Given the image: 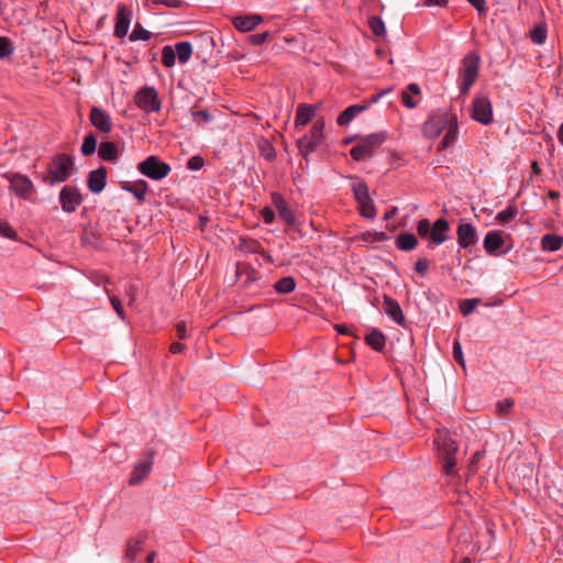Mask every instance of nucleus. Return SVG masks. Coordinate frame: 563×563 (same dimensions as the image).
Returning <instances> with one entry per match:
<instances>
[{"label":"nucleus","mask_w":563,"mask_h":563,"mask_svg":"<svg viewBox=\"0 0 563 563\" xmlns=\"http://www.w3.org/2000/svg\"><path fill=\"white\" fill-rule=\"evenodd\" d=\"M75 170L74 158L70 155L56 154L48 164L47 175L43 177V181L51 186L64 183Z\"/></svg>","instance_id":"f257e3e1"},{"label":"nucleus","mask_w":563,"mask_h":563,"mask_svg":"<svg viewBox=\"0 0 563 563\" xmlns=\"http://www.w3.org/2000/svg\"><path fill=\"white\" fill-rule=\"evenodd\" d=\"M439 456L443 464V471L446 475H453L456 473L455 465V453L457 451L456 442L448 434L440 433L435 440Z\"/></svg>","instance_id":"f03ea898"},{"label":"nucleus","mask_w":563,"mask_h":563,"mask_svg":"<svg viewBox=\"0 0 563 563\" xmlns=\"http://www.w3.org/2000/svg\"><path fill=\"white\" fill-rule=\"evenodd\" d=\"M385 133H373L366 136H357L356 145L353 146L350 151L351 156L355 161H364L374 155V152L377 147H379L385 141Z\"/></svg>","instance_id":"7ed1b4c3"},{"label":"nucleus","mask_w":563,"mask_h":563,"mask_svg":"<svg viewBox=\"0 0 563 563\" xmlns=\"http://www.w3.org/2000/svg\"><path fill=\"white\" fill-rule=\"evenodd\" d=\"M479 70V56L475 53L467 54L462 62V68L460 70L461 77V93H467L471 87L477 79Z\"/></svg>","instance_id":"20e7f679"},{"label":"nucleus","mask_w":563,"mask_h":563,"mask_svg":"<svg viewBox=\"0 0 563 563\" xmlns=\"http://www.w3.org/2000/svg\"><path fill=\"white\" fill-rule=\"evenodd\" d=\"M352 191L360 206L361 214L368 219H374L376 216V208L373 199L369 197L368 186L365 181L357 180L352 184Z\"/></svg>","instance_id":"39448f33"},{"label":"nucleus","mask_w":563,"mask_h":563,"mask_svg":"<svg viewBox=\"0 0 563 563\" xmlns=\"http://www.w3.org/2000/svg\"><path fill=\"white\" fill-rule=\"evenodd\" d=\"M323 130V120H317L311 128L310 134H306L298 139L297 146L305 158H307V156L322 142Z\"/></svg>","instance_id":"423d86ee"},{"label":"nucleus","mask_w":563,"mask_h":563,"mask_svg":"<svg viewBox=\"0 0 563 563\" xmlns=\"http://www.w3.org/2000/svg\"><path fill=\"white\" fill-rule=\"evenodd\" d=\"M137 169L151 179L161 180L168 175L170 166L157 156L151 155L139 164Z\"/></svg>","instance_id":"0eeeda50"},{"label":"nucleus","mask_w":563,"mask_h":563,"mask_svg":"<svg viewBox=\"0 0 563 563\" xmlns=\"http://www.w3.org/2000/svg\"><path fill=\"white\" fill-rule=\"evenodd\" d=\"M135 103L139 108L151 112L161 109V101L157 91L153 87H144L135 96Z\"/></svg>","instance_id":"6e6552de"},{"label":"nucleus","mask_w":563,"mask_h":563,"mask_svg":"<svg viewBox=\"0 0 563 563\" xmlns=\"http://www.w3.org/2000/svg\"><path fill=\"white\" fill-rule=\"evenodd\" d=\"M472 118L482 123L489 124L493 120V108L487 97H477L473 101Z\"/></svg>","instance_id":"1a4fd4ad"},{"label":"nucleus","mask_w":563,"mask_h":563,"mask_svg":"<svg viewBox=\"0 0 563 563\" xmlns=\"http://www.w3.org/2000/svg\"><path fill=\"white\" fill-rule=\"evenodd\" d=\"M59 201L65 212H74L82 202V196L78 188L65 186L59 192Z\"/></svg>","instance_id":"9d476101"},{"label":"nucleus","mask_w":563,"mask_h":563,"mask_svg":"<svg viewBox=\"0 0 563 563\" xmlns=\"http://www.w3.org/2000/svg\"><path fill=\"white\" fill-rule=\"evenodd\" d=\"M10 183L11 189L20 197L27 198L33 192V183L29 177L20 174H3Z\"/></svg>","instance_id":"9b49d317"},{"label":"nucleus","mask_w":563,"mask_h":563,"mask_svg":"<svg viewBox=\"0 0 563 563\" xmlns=\"http://www.w3.org/2000/svg\"><path fill=\"white\" fill-rule=\"evenodd\" d=\"M89 120L91 124L101 133L108 134L112 131L113 124L110 114L98 107L90 110Z\"/></svg>","instance_id":"f8f14e48"},{"label":"nucleus","mask_w":563,"mask_h":563,"mask_svg":"<svg viewBox=\"0 0 563 563\" xmlns=\"http://www.w3.org/2000/svg\"><path fill=\"white\" fill-rule=\"evenodd\" d=\"M132 11L123 3L118 5L114 35L119 38L124 37L128 34L131 23Z\"/></svg>","instance_id":"ddd939ff"},{"label":"nucleus","mask_w":563,"mask_h":563,"mask_svg":"<svg viewBox=\"0 0 563 563\" xmlns=\"http://www.w3.org/2000/svg\"><path fill=\"white\" fill-rule=\"evenodd\" d=\"M107 184V170L104 167H99L89 173L87 186L93 194H100Z\"/></svg>","instance_id":"4468645a"},{"label":"nucleus","mask_w":563,"mask_h":563,"mask_svg":"<svg viewBox=\"0 0 563 563\" xmlns=\"http://www.w3.org/2000/svg\"><path fill=\"white\" fill-rule=\"evenodd\" d=\"M448 120L444 115H431L423 125V133L427 137H437L446 126Z\"/></svg>","instance_id":"2eb2a0df"},{"label":"nucleus","mask_w":563,"mask_h":563,"mask_svg":"<svg viewBox=\"0 0 563 563\" xmlns=\"http://www.w3.org/2000/svg\"><path fill=\"white\" fill-rule=\"evenodd\" d=\"M456 233L459 244L464 249L476 244L478 240L476 229L470 223H461Z\"/></svg>","instance_id":"dca6fc26"},{"label":"nucleus","mask_w":563,"mask_h":563,"mask_svg":"<svg viewBox=\"0 0 563 563\" xmlns=\"http://www.w3.org/2000/svg\"><path fill=\"white\" fill-rule=\"evenodd\" d=\"M152 464L153 454L150 453L145 460L135 465L129 481L130 485H139L150 474Z\"/></svg>","instance_id":"f3484780"},{"label":"nucleus","mask_w":563,"mask_h":563,"mask_svg":"<svg viewBox=\"0 0 563 563\" xmlns=\"http://www.w3.org/2000/svg\"><path fill=\"white\" fill-rule=\"evenodd\" d=\"M450 224L444 218L438 219L430 231V241L433 244L440 245L446 241L445 233L449 231Z\"/></svg>","instance_id":"a211bd4d"},{"label":"nucleus","mask_w":563,"mask_h":563,"mask_svg":"<svg viewBox=\"0 0 563 563\" xmlns=\"http://www.w3.org/2000/svg\"><path fill=\"white\" fill-rule=\"evenodd\" d=\"M263 21L258 14L239 15L233 19V25L241 32L254 30Z\"/></svg>","instance_id":"6ab92c4d"},{"label":"nucleus","mask_w":563,"mask_h":563,"mask_svg":"<svg viewBox=\"0 0 563 563\" xmlns=\"http://www.w3.org/2000/svg\"><path fill=\"white\" fill-rule=\"evenodd\" d=\"M273 203L278 216L289 225L295 223V216L286 200L278 194H273Z\"/></svg>","instance_id":"aec40b11"},{"label":"nucleus","mask_w":563,"mask_h":563,"mask_svg":"<svg viewBox=\"0 0 563 563\" xmlns=\"http://www.w3.org/2000/svg\"><path fill=\"white\" fill-rule=\"evenodd\" d=\"M504 233L501 231H490L486 234L483 245L488 254H495L504 245Z\"/></svg>","instance_id":"412c9836"},{"label":"nucleus","mask_w":563,"mask_h":563,"mask_svg":"<svg viewBox=\"0 0 563 563\" xmlns=\"http://www.w3.org/2000/svg\"><path fill=\"white\" fill-rule=\"evenodd\" d=\"M384 310L396 323L402 325L405 323V317L399 303L390 297L385 296L384 298Z\"/></svg>","instance_id":"4be33fe9"},{"label":"nucleus","mask_w":563,"mask_h":563,"mask_svg":"<svg viewBox=\"0 0 563 563\" xmlns=\"http://www.w3.org/2000/svg\"><path fill=\"white\" fill-rule=\"evenodd\" d=\"M145 539V534H139L135 539H132L128 542L124 555V559L128 563L135 562L137 554L143 550Z\"/></svg>","instance_id":"5701e85b"},{"label":"nucleus","mask_w":563,"mask_h":563,"mask_svg":"<svg viewBox=\"0 0 563 563\" xmlns=\"http://www.w3.org/2000/svg\"><path fill=\"white\" fill-rule=\"evenodd\" d=\"M98 154L102 161L115 162L118 159L119 150L117 144L113 142H101Z\"/></svg>","instance_id":"b1692460"},{"label":"nucleus","mask_w":563,"mask_h":563,"mask_svg":"<svg viewBox=\"0 0 563 563\" xmlns=\"http://www.w3.org/2000/svg\"><path fill=\"white\" fill-rule=\"evenodd\" d=\"M314 114V108L312 106L301 103L297 108V113L295 118V126H303L306 125Z\"/></svg>","instance_id":"393cba45"},{"label":"nucleus","mask_w":563,"mask_h":563,"mask_svg":"<svg viewBox=\"0 0 563 563\" xmlns=\"http://www.w3.org/2000/svg\"><path fill=\"white\" fill-rule=\"evenodd\" d=\"M367 109V106L364 104H353L347 107L341 114L338 117L336 122L339 125H346L350 123L358 113L363 112Z\"/></svg>","instance_id":"a878e982"},{"label":"nucleus","mask_w":563,"mask_h":563,"mask_svg":"<svg viewBox=\"0 0 563 563\" xmlns=\"http://www.w3.org/2000/svg\"><path fill=\"white\" fill-rule=\"evenodd\" d=\"M563 246V236L558 234H545L541 238V247L543 251L555 252Z\"/></svg>","instance_id":"bb28decb"},{"label":"nucleus","mask_w":563,"mask_h":563,"mask_svg":"<svg viewBox=\"0 0 563 563\" xmlns=\"http://www.w3.org/2000/svg\"><path fill=\"white\" fill-rule=\"evenodd\" d=\"M420 87L417 84H410L407 89L401 92V101L407 108L413 109L418 104V101L413 100V96H420Z\"/></svg>","instance_id":"cd10ccee"},{"label":"nucleus","mask_w":563,"mask_h":563,"mask_svg":"<svg viewBox=\"0 0 563 563\" xmlns=\"http://www.w3.org/2000/svg\"><path fill=\"white\" fill-rule=\"evenodd\" d=\"M366 343L376 351H383L386 342L384 333L377 329H372L365 336Z\"/></svg>","instance_id":"c85d7f7f"},{"label":"nucleus","mask_w":563,"mask_h":563,"mask_svg":"<svg viewBox=\"0 0 563 563\" xmlns=\"http://www.w3.org/2000/svg\"><path fill=\"white\" fill-rule=\"evenodd\" d=\"M396 244L401 251H411L417 246L418 240L412 233H401L398 235Z\"/></svg>","instance_id":"c756f323"},{"label":"nucleus","mask_w":563,"mask_h":563,"mask_svg":"<svg viewBox=\"0 0 563 563\" xmlns=\"http://www.w3.org/2000/svg\"><path fill=\"white\" fill-rule=\"evenodd\" d=\"M174 48L180 64H186L190 59L192 46L189 42H178Z\"/></svg>","instance_id":"7c9ffc66"},{"label":"nucleus","mask_w":563,"mask_h":563,"mask_svg":"<svg viewBox=\"0 0 563 563\" xmlns=\"http://www.w3.org/2000/svg\"><path fill=\"white\" fill-rule=\"evenodd\" d=\"M125 190L132 192L137 200L144 201L147 191V183L145 180H137L133 184L123 187Z\"/></svg>","instance_id":"2f4dec72"},{"label":"nucleus","mask_w":563,"mask_h":563,"mask_svg":"<svg viewBox=\"0 0 563 563\" xmlns=\"http://www.w3.org/2000/svg\"><path fill=\"white\" fill-rule=\"evenodd\" d=\"M295 279L290 276L279 279L274 286L275 290L279 294H289L295 289Z\"/></svg>","instance_id":"473e14b6"},{"label":"nucleus","mask_w":563,"mask_h":563,"mask_svg":"<svg viewBox=\"0 0 563 563\" xmlns=\"http://www.w3.org/2000/svg\"><path fill=\"white\" fill-rule=\"evenodd\" d=\"M530 38L534 44H543L547 38V26L542 23L537 24L530 31Z\"/></svg>","instance_id":"72a5a7b5"},{"label":"nucleus","mask_w":563,"mask_h":563,"mask_svg":"<svg viewBox=\"0 0 563 563\" xmlns=\"http://www.w3.org/2000/svg\"><path fill=\"white\" fill-rule=\"evenodd\" d=\"M176 60V52L175 48L166 45L162 49V63L165 67H173Z\"/></svg>","instance_id":"f704fd0d"},{"label":"nucleus","mask_w":563,"mask_h":563,"mask_svg":"<svg viewBox=\"0 0 563 563\" xmlns=\"http://www.w3.org/2000/svg\"><path fill=\"white\" fill-rule=\"evenodd\" d=\"M97 146V139L93 134H88L85 136L82 145H81V153L85 156H90L96 152Z\"/></svg>","instance_id":"c9c22d12"},{"label":"nucleus","mask_w":563,"mask_h":563,"mask_svg":"<svg viewBox=\"0 0 563 563\" xmlns=\"http://www.w3.org/2000/svg\"><path fill=\"white\" fill-rule=\"evenodd\" d=\"M152 36V33L145 30L140 23H136L132 33L130 34V41L135 42L139 40L147 41Z\"/></svg>","instance_id":"e433bc0d"},{"label":"nucleus","mask_w":563,"mask_h":563,"mask_svg":"<svg viewBox=\"0 0 563 563\" xmlns=\"http://www.w3.org/2000/svg\"><path fill=\"white\" fill-rule=\"evenodd\" d=\"M261 155L267 161L273 162L276 158L274 146L266 140H262L258 144Z\"/></svg>","instance_id":"4c0bfd02"},{"label":"nucleus","mask_w":563,"mask_h":563,"mask_svg":"<svg viewBox=\"0 0 563 563\" xmlns=\"http://www.w3.org/2000/svg\"><path fill=\"white\" fill-rule=\"evenodd\" d=\"M479 302V298L464 299L460 302V310L464 316H468L475 310Z\"/></svg>","instance_id":"58836bf2"},{"label":"nucleus","mask_w":563,"mask_h":563,"mask_svg":"<svg viewBox=\"0 0 563 563\" xmlns=\"http://www.w3.org/2000/svg\"><path fill=\"white\" fill-rule=\"evenodd\" d=\"M13 45L10 38L0 37V58H7L13 53Z\"/></svg>","instance_id":"ea45409f"},{"label":"nucleus","mask_w":563,"mask_h":563,"mask_svg":"<svg viewBox=\"0 0 563 563\" xmlns=\"http://www.w3.org/2000/svg\"><path fill=\"white\" fill-rule=\"evenodd\" d=\"M369 26L372 32L377 35H384L385 34V24L380 18L373 16L369 20Z\"/></svg>","instance_id":"a19ab883"},{"label":"nucleus","mask_w":563,"mask_h":563,"mask_svg":"<svg viewBox=\"0 0 563 563\" xmlns=\"http://www.w3.org/2000/svg\"><path fill=\"white\" fill-rule=\"evenodd\" d=\"M456 133H457L456 125H451L449 128L445 136L443 137V140L440 143V148H445L446 146H449L455 140Z\"/></svg>","instance_id":"79ce46f5"},{"label":"nucleus","mask_w":563,"mask_h":563,"mask_svg":"<svg viewBox=\"0 0 563 563\" xmlns=\"http://www.w3.org/2000/svg\"><path fill=\"white\" fill-rule=\"evenodd\" d=\"M417 231H418V234L421 238H429L430 239L431 227H430L429 220L428 219H421L418 222Z\"/></svg>","instance_id":"37998d69"},{"label":"nucleus","mask_w":563,"mask_h":563,"mask_svg":"<svg viewBox=\"0 0 563 563\" xmlns=\"http://www.w3.org/2000/svg\"><path fill=\"white\" fill-rule=\"evenodd\" d=\"M517 213L516 208L514 207H507L505 210L497 213L496 219L504 223L508 221L509 219L514 218Z\"/></svg>","instance_id":"c03bdc74"},{"label":"nucleus","mask_w":563,"mask_h":563,"mask_svg":"<svg viewBox=\"0 0 563 563\" xmlns=\"http://www.w3.org/2000/svg\"><path fill=\"white\" fill-rule=\"evenodd\" d=\"M0 235L14 240L16 238L15 231L7 223L0 221Z\"/></svg>","instance_id":"a18cd8bd"},{"label":"nucleus","mask_w":563,"mask_h":563,"mask_svg":"<svg viewBox=\"0 0 563 563\" xmlns=\"http://www.w3.org/2000/svg\"><path fill=\"white\" fill-rule=\"evenodd\" d=\"M453 357L454 360L465 369V362L462 353V347L459 341L454 342L453 345Z\"/></svg>","instance_id":"49530a36"},{"label":"nucleus","mask_w":563,"mask_h":563,"mask_svg":"<svg viewBox=\"0 0 563 563\" xmlns=\"http://www.w3.org/2000/svg\"><path fill=\"white\" fill-rule=\"evenodd\" d=\"M192 120L195 122H200V121H203V122H209L211 121V115L208 111L206 110H194L192 113Z\"/></svg>","instance_id":"de8ad7c7"},{"label":"nucleus","mask_w":563,"mask_h":563,"mask_svg":"<svg viewBox=\"0 0 563 563\" xmlns=\"http://www.w3.org/2000/svg\"><path fill=\"white\" fill-rule=\"evenodd\" d=\"M188 168L191 170H198L203 166V159L200 156H192L187 164Z\"/></svg>","instance_id":"09e8293b"},{"label":"nucleus","mask_w":563,"mask_h":563,"mask_svg":"<svg viewBox=\"0 0 563 563\" xmlns=\"http://www.w3.org/2000/svg\"><path fill=\"white\" fill-rule=\"evenodd\" d=\"M429 261L427 258H419L416 262L415 269L417 273L424 275L429 268Z\"/></svg>","instance_id":"8fccbe9b"},{"label":"nucleus","mask_w":563,"mask_h":563,"mask_svg":"<svg viewBox=\"0 0 563 563\" xmlns=\"http://www.w3.org/2000/svg\"><path fill=\"white\" fill-rule=\"evenodd\" d=\"M514 401L511 399H504L501 401H498L496 407L499 413H506L509 411V409L512 407Z\"/></svg>","instance_id":"3c124183"},{"label":"nucleus","mask_w":563,"mask_h":563,"mask_svg":"<svg viewBox=\"0 0 563 563\" xmlns=\"http://www.w3.org/2000/svg\"><path fill=\"white\" fill-rule=\"evenodd\" d=\"M268 35H269L268 32L256 33V34L251 35L250 40H251L252 44L261 45L266 41Z\"/></svg>","instance_id":"603ef678"},{"label":"nucleus","mask_w":563,"mask_h":563,"mask_svg":"<svg viewBox=\"0 0 563 563\" xmlns=\"http://www.w3.org/2000/svg\"><path fill=\"white\" fill-rule=\"evenodd\" d=\"M110 301H111V305H112L113 309L120 316V318L124 319L125 316H124L123 306H122L120 299L117 298V297H111Z\"/></svg>","instance_id":"864d4df0"},{"label":"nucleus","mask_w":563,"mask_h":563,"mask_svg":"<svg viewBox=\"0 0 563 563\" xmlns=\"http://www.w3.org/2000/svg\"><path fill=\"white\" fill-rule=\"evenodd\" d=\"M371 238H373L376 241H384L386 240L387 236L384 232H366L363 234V240L366 242L371 241Z\"/></svg>","instance_id":"5fc2aeb1"},{"label":"nucleus","mask_w":563,"mask_h":563,"mask_svg":"<svg viewBox=\"0 0 563 563\" xmlns=\"http://www.w3.org/2000/svg\"><path fill=\"white\" fill-rule=\"evenodd\" d=\"M154 2L168 8H178L181 4V0H154Z\"/></svg>","instance_id":"6e6d98bb"},{"label":"nucleus","mask_w":563,"mask_h":563,"mask_svg":"<svg viewBox=\"0 0 563 563\" xmlns=\"http://www.w3.org/2000/svg\"><path fill=\"white\" fill-rule=\"evenodd\" d=\"M176 332H177L178 339H180V340H183V339H185L187 336V329H186L185 321H180V322L177 323Z\"/></svg>","instance_id":"4d7b16f0"},{"label":"nucleus","mask_w":563,"mask_h":563,"mask_svg":"<svg viewBox=\"0 0 563 563\" xmlns=\"http://www.w3.org/2000/svg\"><path fill=\"white\" fill-rule=\"evenodd\" d=\"M448 0H424L423 5L424 7H441L444 8L448 5Z\"/></svg>","instance_id":"13d9d810"},{"label":"nucleus","mask_w":563,"mask_h":563,"mask_svg":"<svg viewBox=\"0 0 563 563\" xmlns=\"http://www.w3.org/2000/svg\"><path fill=\"white\" fill-rule=\"evenodd\" d=\"M262 217H263L265 223H272L275 218V213L272 209H264L262 211Z\"/></svg>","instance_id":"bf43d9fd"},{"label":"nucleus","mask_w":563,"mask_h":563,"mask_svg":"<svg viewBox=\"0 0 563 563\" xmlns=\"http://www.w3.org/2000/svg\"><path fill=\"white\" fill-rule=\"evenodd\" d=\"M479 12L485 10V0H467Z\"/></svg>","instance_id":"052dcab7"},{"label":"nucleus","mask_w":563,"mask_h":563,"mask_svg":"<svg viewBox=\"0 0 563 563\" xmlns=\"http://www.w3.org/2000/svg\"><path fill=\"white\" fill-rule=\"evenodd\" d=\"M184 349H185V345L179 342L172 343V345L169 347L170 352L174 354L183 352Z\"/></svg>","instance_id":"680f3d73"},{"label":"nucleus","mask_w":563,"mask_h":563,"mask_svg":"<svg viewBox=\"0 0 563 563\" xmlns=\"http://www.w3.org/2000/svg\"><path fill=\"white\" fill-rule=\"evenodd\" d=\"M482 457H483V452H481V451L475 452L472 457L471 465H474L475 463H477Z\"/></svg>","instance_id":"e2e57ef3"},{"label":"nucleus","mask_w":563,"mask_h":563,"mask_svg":"<svg viewBox=\"0 0 563 563\" xmlns=\"http://www.w3.org/2000/svg\"><path fill=\"white\" fill-rule=\"evenodd\" d=\"M335 329L338 330L339 333H343V334H347L350 332L347 325H345V324H338V325H335Z\"/></svg>","instance_id":"0e129e2a"},{"label":"nucleus","mask_w":563,"mask_h":563,"mask_svg":"<svg viewBox=\"0 0 563 563\" xmlns=\"http://www.w3.org/2000/svg\"><path fill=\"white\" fill-rule=\"evenodd\" d=\"M397 212V208L394 207L393 209H390L388 212L385 213L384 216V219L385 220H388V219H391Z\"/></svg>","instance_id":"69168bd1"},{"label":"nucleus","mask_w":563,"mask_h":563,"mask_svg":"<svg viewBox=\"0 0 563 563\" xmlns=\"http://www.w3.org/2000/svg\"><path fill=\"white\" fill-rule=\"evenodd\" d=\"M155 556H156V553H155L154 551H152V552H151V553H148V555L146 556V559H145V563H154Z\"/></svg>","instance_id":"338daca9"},{"label":"nucleus","mask_w":563,"mask_h":563,"mask_svg":"<svg viewBox=\"0 0 563 563\" xmlns=\"http://www.w3.org/2000/svg\"><path fill=\"white\" fill-rule=\"evenodd\" d=\"M558 140L563 145V123L560 125L558 130Z\"/></svg>","instance_id":"774afa93"}]
</instances>
